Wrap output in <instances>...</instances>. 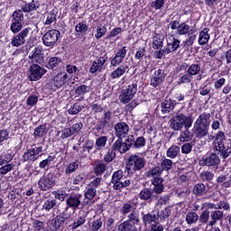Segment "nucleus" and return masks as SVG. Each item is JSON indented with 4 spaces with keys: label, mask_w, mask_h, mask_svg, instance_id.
Here are the masks:
<instances>
[{
    "label": "nucleus",
    "mask_w": 231,
    "mask_h": 231,
    "mask_svg": "<svg viewBox=\"0 0 231 231\" xmlns=\"http://www.w3.org/2000/svg\"><path fill=\"white\" fill-rule=\"evenodd\" d=\"M86 224V216H80L73 223H71L69 226L71 231H79L77 230L79 226H82Z\"/></svg>",
    "instance_id": "obj_48"
},
{
    "label": "nucleus",
    "mask_w": 231,
    "mask_h": 231,
    "mask_svg": "<svg viewBox=\"0 0 231 231\" xmlns=\"http://www.w3.org/2000/svg\"><path fill=\"white\" fill-rule=\"evenodd\" d=\"M190 32L193 33V31L192 29L190 30V25L187 24L186 23H181L178 25V35H190Z\"/></svg>",
    "instance_id": "obj_47"
},
{
    "label": "nucleus",
    "mask_w": 231,
    "mask_h": 231,
    "mask_svg": "<svg viewBox=\"0 0 231 231\" xmlns=\"http://www.w3.org/2000/svg\"><path fill=\"white\" fill-rule=\"evenodd\" d=\"M86 106L84 105H80V103H74L69 108V115H79L80 111H82Z\"/></svg>",
    "instance_id": "obj_56"
},
{
    "label": "nucleus",
    "mask_w": 231,
    "mask_h": 231,
    "mask_svg": "<svg viewBox=\"0 0 231 231\" xmlns=\"http://www.w3.org/2000/svg\"><path fill=\"white\" fill-rule=\"evenodd\" d=\"M59 15V11L57 9H52L48 14L46 21L44 22L45 26H51L52 23H57V17Z\"/></svg>",
    "instance_id": "obj_44"
},
{
    "label": "nucleus",
    "mask_w": 231,
    "mask_h": 231,
    "mask_svg": "<svg viewBox=\"0 0 231 231\" xmlns=\"http://www.w3.org/2000/svg\"><path fill=\"white\" fill-rule=\"evenodd\" d=\"M146 163L145 158L139 156L138 153L131 154L125 161V174L130 177L134 176L136 172L145 169Z\"/></svg>",
    "instance_id": "obj_3"
},
{
    "label": "nucleus",
    "mask_w": 231,
    "mask_h": 231,
    "mask_svg": "<svg viewBox=\"0 0 231 231\" xmlns=\"http://www.w3.org/2000/svg\"><path fill=\"white\" fill-rule=\"evenodd\" d=\"M41 1L42 0H31L30 3H26L22 5V10L23 14H31V12H35L41 8Z\"/></svg>",
    "instance_id": "obj_33"
},
{
    "label": "nucleus",
    "mask_w": 231,
    "mask_h": 231,
    "mask_svg": "<svg viewBox=\"0 0 231 231\" xmlns=\"http://www.w3.org/2000/svg\"><path fill=\"white\" fill-rule=\"evenodd\" d=\"M79 169V161L70 162L65 169V174L69 176V174H73Z\"/></svg>",
    "instance_id": "obj_63"
},
{
    "label": "nucleus",
    "mask_w": 231,
    "mask_h": 231,
    "mask_svg": "<svg viewBox=\"0 0 231 231\" xmlns=\"http://www.w3.org/2000/svg\"><path fill=\"white\" fill-rule=\"evenodd\" d=\"M83 127H84V124L82 122H78L73 124L69 128H64L61 131V135H60L61 140H66L68 138H70V136L79 134V133L82 131Z\"/></svg>",
    "instance_id": "obj_20"
},
{
    "label": "nucleus",
    "mask_w": 231,
    "mask_h": 231,
    "mask_svg": "<svg viewBox=\"0 0 231 231\" xmlns=\"http://www.w3.org/2000/svg\"><path fill=\"white\" fill-rule=\"evenodd\" d=\"M163 48V38L160 34L153 37L152 40V49L153 50H162Z\"/></svg>",
    "instance_id": "obj_61"
},
{
    "label": "nucleus",
    "mask_w": 231,
    "mask_h": 231,
    "mask_svg": "<svg viewBox=\"0 0 231 231\" xmlns=\"http://www.w3.org/2000/svg\"><path fill=\"white\" fill-rule=\"evenodd\" d=\"M116 152H120V154H122V151L120 150V148L115 142L112 144L111 148L108 149V152L104 155V157H103L104 162H106V163H111V162H113V160H115V158H116Z\"/></svg>",
    "instance_id": "obj_30"
},
{
    "label": "nucleus",
    "mask_w": 231,
    "mask_h": 231,
    "mask_svg": "<svg viewBox=\"0 0 231 231\" xmlns=\"http://www.w3.org/2000/svg\"><path fill=\"white\" fill-rule=\"evenodd\" d=\"M185 221L189 226H192V225H196L198 221H199V215L195 211H188L185 217Z\"/></svg>",
    "instance_id": "obj_42"
},
{
    "label": "nucleus",
    "mask_w": 231,
    "mask_h": 231,
    "mask_svg": "<svg viewBox=\"0 0 231 231\" xmlns=\"http://www.w3.org/2000/svg\"><path fill=\"white\" fill-rule=\"evenodd\" d=\"M122 178H124V171L122 170H118L112 174L111 183L113 187L118 185L122 181Z\"/></svg>",
    "instance_id": "obj_53"
},
{
    "label": "nucleus",
    "mask_w": 231,
    "mask_h": 231,
    "mask_svg": "<svg viewBox=\"0 0 231 231\" xmlns=\"http://www.w3.org/2000/svg\"><path fill=\"white\" fill-rule=\"evenodd\" d=\"M66 209H64L61 213L57 215L54 218L51 219V225H52V227L55 231L60 230L62 226L66 224V221L69 219L70 215H68Z\"/></svg>",
    "instance_id": "obj_21"
},
{
    "label": "nucleus",
    "mask_w": 231,
    "mask_h": 231,
    "mask_svg": "<svg viewBox=\"0 0 231 231\" xmlns=\"http://www.w3.org/2000/svg\"><path fill=\"white\" fill-rule=\"evenodd\" d=\"M162 174H163V170H162L161 166H155L147 171L148 178H151V177L154 178V176H157V178H160Z\"/></svg>",
    "instance_id": "obj_57"
},
{
    "label": "nucleus",
    "mask_w": 231,
    "mask_h": 231,
    "mask_svg": "<svg viewBox=\"0 0 231 231\" xmlns=\"http://www.w3.org/2000/svg\"><path fill=\"white\" fill-rule=\"evenodd\" d=\"M168 51L174 53V51H178L180 46H181V41L176 38L174 34H171L167 40Z\"/></svg>",
    "instance_id": "obj_32"
},
{
    "label": "nucleus",
    "mask_w": 231,
    "mask_h": 231,
    "mask_svg": "<svg viewBox=\"0 0 231 231\" xmlns=\"http://www.w3.org/2000/svg\"><path fill=\"white\" fill-rule=\"evenodd\" d=\"M142 219L144 225H151V223H158V221H160V211H152L151 213L143 215Z\"/></svg>",
    "instance_id": "obj_36"
},
{
    "label": "nucleus",
    "mask_w": 231,
    "mask_h": 231,
    "mask_svg": "<svg viewBox=\"0 0 231 231\" xmlns=\"http://www.w3.org/2000/svg\"><path fill=\"white\" fill-rule=\"evenodd\" d=\"M168 72L165 69H157L150 76V86L154 89L162 88L167 79Z\"/></svg>",
    "instance_id": "obj_10"
},
{
    "label": "nucleus",
    "mask_w": 231,
    "mask_h": 231,
    "mask_svg": "<svg viewBox=\"0 0 231 231\" xmlns=\"http://www.w3.org/2000/svg\"><path fill=\"white\" fill-rule=\"evenodd\" d=\"M116 143L117 147H119V150H121V154H125V152H129L131 149H134V135H128L125 142L124 139L116 140Z\"/></svg>",
    "instance_id": "obj_17"
},
{
    "label": "nucleus",
    "mask_w": 231,
    "mask_h": 231,
    "mask_svg": "<svg viewBox=\"0 0 231 231\" xmlns=\"http://www.w3.org/2000/svg\"><path fill=\"white\" fill-rule=\"evenodd\" d=\"M208 155H204L199 161V165L200 167H208L210 171H217L221 164V159L219 158V152L215 151Z\"/></svg>",
    "instance_id": "obj_7"
},
{
    "label": "nucleus",
    "mask_w": 231,
    "mask_h": 231,
    "mask_svg": "<svg viewBox=\"0 0 231 231\" xmlns=\"http://www.w3.org/2000/svg\"><path fill=\"white\" fill-rule=\"evenodd\" d=\"M57 181V175L53 172H49L44 174L38 180V189L42 192H48V190H51L53 187H55Z\"/></svg>",
    "instance_id": "obj_9"
},
{
    "label": "nucleus",
    "mask_w": 231,
    "mask_h": 231,
    "mask_svg": "<svg viewBox=\"0 0 231 231\" xmlns=\"http://www.w3.org/2000/svg\"><path fill=\"white\" fill-rule=\"evenodd\" d=\"M91 91V87L88 85H79L75 89V95L78 97H84V95Z\"/></svg>",
    "instance_id": "obj_54"
},
{
    "label": "nucleus",
    "mask_w": 231,
    "mask_h": 231,
    "mask_svg": "<svg viewBox=\"0 0 231 231\" xmlns=\"http://www.w3.org/2000/svg\"><path fill=\"white\" fill-rule=\"evenodd\" d=\"M138 92V81L128 82L127 86L122 89L119 96L121 104H129L134 98V95Z\"/></svg>",
    "instance_id": "obj_8"
},
{
    "label": "nucleus",
    "mask_w": 231,
    "mask_h": 231,
    "mask_svg": "<svg viewBox=\"0 0 231 231\" xmlns=\"http://www.w3.org/2000/svg\"><path fill=\"white\" fill-rule=\"evenodd\" d=\"M114 129L117 140H122L129 134V125L125 122L116 123Z\"/></svg>",
    "instance_id": "obj_25"
},
{
    "label": "nucleus",
    "mask_w": 231,
    "mask_h": 231,
    "mask_svg": "<svg viewBox=\"0 0 231 231\" xmlns=\"http://www.w3.org/2000/svg\"><path fill=\"white\" fill-rule=\"evenodd\" d=\"M214 207H216V204L208 203L207 208H201L202 212L199 216V221L201 225H208V223H210V209L214 208Z\"/></svg>",
    "instance_id": "obj_28"
},
{
    "label": "nucleus",
    "mask_w": 231,
    "mask_h": 231,
    "mask_svg": "<svg viewBox=\"0 0 231 231\" xmlns=\"http://www.w3.org/2000/svg\"><path fill=\"white\" fill-rule=\"evenodd\" d=\"M138 198L148 205H152V203L158 201V196L154 195V192L150 188H143L138 194Z\"/></svg>",
    "instance_id": "obj_18"
},
{
    "label": "nucleus",
    "mask_w": 231,
    "mask_h": 231,
    "mask_svg": "<svg viewBox=\"0 0 231 231\" xmlns=\"http://www.w3.org/2000/svg\"><path fill=\"white\" fill-rule=\"evenodd\" d=\"M56 159V155H49L46 159L40 162V169H46V167H50V165H51V162H55Z\"/></svg>",
    "instance_id": "obj_58"
},
{
    "label": "nucleus",
    "mask_w": 231,
    "mask_h": 231,
    "mask_svg": "<svg viewBox=\"0 0 231 231\" xmlns=\"http://www.w3.org/2000/svg\"><path fill=\"white\" fill-rule=\"evenodd\" d=\"M174 162H172V160L171 159H163L161 162V169L162 170V172L165 171L166 172H169V171L172 170V165Z\"/></svg>",
    "instance_id": "obj_60"
},
{
    "label": "nucleus",
    "mask_w": 231,
    "mask_h": 231,
    "mask_svg": "<svg viewBox=\"0 0 231 231\" xmlns=\"http://www.w3.org/2000/svg\"><path fill=\"white\" fill-rule=\"evenodd\" d=\"M67 75H75L79 77L80 75V69L73 64H67L65 67Z\"/></svg>",
    "instance_id": "obj_55"
},
{
    "label": "nucleus",
    "mask_w": 231,
    "mask_h": 231,
    "mask_svg": "<svg viewBox=\"0 0 231 231\" xmlns=\"http://www.w3.org/2000/svg\"><path fill=\"white\" fill-rule=\"evenodd\" d=\"M93 171L95 176H102L103 174H106V171H107V164H106L104 161L97 159L94 162Z\"/></svg>",
    "instance_id": "obj_31"
},
{
    "label": "nucleus",
    "mask_w": 231,
    "mask_h": 231,
    "mask_svg": "<svg viewBox=\"0 0 231 231\" xmlns=\"http://www.w3.org/2000/svg\"><path fill=\"white\" fill-rule=\"evenodd\" d=\"M47 73L48 70L41 65L37 63H31L27 71L28 80H30V82H37V80H41V79H42V77Z\"/></svg>",
    "instance_id": "obj_12"
},
{
    "label": "nucleus",
    "mask_w": 231,
    "mask_h": 231,
    "mask_svg": "<svg viewBox=\"0 0 231 231\" xmlns=\"http://www.w3.org/2000/svg\"><path fill=\"white\" fill-rule=\"evenodd\" d=\"M113 112L111 110H105L100 118H97V122L93 128L94 133H101L104 134L106 129L113 125Z\"/></svg>",
    "instance_id": "obj_6"
},
{
    "label": "nucleus",
    "mask_w": 231,
    "mask_h": 231,
    "mask_svg": "<svg viewBox=\"0 0 231 231\" xmlns=\"http://www.w3.org/2000/svg\"><path fill=\"white\" fill-rule=\"evenodd\" d=\"M208 32H210V29L207 27L199 32L198 41L199 46H205V44H208V41H210V34H208Z\"/></svg>",
    "instance_id": "obj_40"
},
{
    "label": "nucleus",
    "mask_w": 231,
    "mask_h": 231,
    "mask_svg": "<svg viewBox=\"0 0 231 231\" xmlns=\"http://www.w3.org/2000/svg\"><path fill=\"white\" fill-rule=\"evenodd\" d=\"M187 73L192 77L199 75V73H201V65L199 63H192L191 65H188Z\"/></svg>",
    "instance_id": "obj_50"
},
{
    "label": "nucleus",
    "mask_w": 231,
    "mask_h": 231,
    "mask_svg": "<svg viewBox=\"0 0 231 231\" xmlns=\"http://www.w3.org/2000/svg\"><path fill=\"white\" fill-rule=\"evenodd\" d=\"M127 56V46H123L119 48L116 52L115 56L110 58V65L114 68L116 66H120L124 60H125V57Z\"/></svg>",
    "instance_id": "obj_22"
},
{
    "label": "nucleus",
    "mask_w": 231,
    "mask_h": 231,
    "mask_svg": "<svg viewBox=\"0 0 231 231\" xmlns=\"http://www.w3.org/2000/svg\"><path fill=\"white\" fill-rule=\"evenodd\" d=\"M194 80V77L190 76L189 72L185 74H180L177 84L178 86H183V84H190Z\"/></svg>",
    "instance_id": "obj_49"
},
{
    "label": "nucleus",
    "mask_w": 231,
    "mask_h": 231,
    "mask_svg": "<svg viewBox=\"0 0 231 231\" xmlns=\"http://www.w3.org/2000/svg\"><path fill=\"white\" fill-rule=\"evenodd\" d=\"M84 198L82 207H93L95 205V198H97V189L87 186L84 190Z\"/></svg>",
    "instance_id": "obj_23"
},
{
    "label": "nucleus",
    "mask_w": 231,
    "mask_h": 231,
    "mask_svg": "<svg viewBox=\"0 0 231 231\" xmlns=\"http://www.w3.org/2000/svg\"><path fill=\"white\" fill-rule=\"evenodd\" d=\"M69 80V76H68L66 71L58 72L51 80V89L57 91V89H60L62 86H66Z\"/></svg>",
    "instance_id": "obj_14"
},
{
    "label": "nucleus",
    "mask_w": 231,
    "mask_h": 231,
    "mask_svg": "<svg viewBox=\"0 0 231 231\" xmlns=\"http://www.w3.org/2000/svg\"><path fill=\"white\" fill-rule=\"evenodd\" d=\"M208 189H207V186L203 182H199L194 185L192 189V194L195 195V198H203V196H207Z\"/></svg>",
    "instance_id": "obj_37"
},
{
    "label": "nucleus",
    "mask_w": 231,
    "mask_h": 231,
    "mask_svg": "<svg viewBox=\"0 0 231 231\" xmlns=\"http://www.w3.org/2000/svg\"><path fill=\"white\" fill-rule=\"evenodd\" d=\"M59 208V204L57 203V199L54 198H49L44 200L42 205V210H45V212H50V210H55Z\"/></svg>",
    "instance_id": "obj_39"
},
{
    "label": "nucleus",
    "mask_w": 231,
    "mask_h": 231,
    "mask_svg": "<svg viewBox=\"0 0 231 231\" xmlns=\"http://www.w3.org/2000/svg\"><path fill=\"white\" fill-rule=\"evenodd\" d=\"M14 154L12 152H6L5 153L0 155V174L1 176H5L11 171H14L15 164L12 162L14 160Z\"/></svg>",
    "instance_id": "obj_11"
},
{
    "label": "nucleus",
    "mask_w": 231,
    "mask_h": 231,
    "mask_svg": "<svg viewBox=\"0 0 231 231\" xmlns=\"http://www.w3.org/2000/svg\"><path fill=\"white\" fill-rule=\"evenodd\" d=\"M31 64L41 65L44 62V52H42V48L35 47L29 55Z\"/></svg>",
    "instance_id": "obj_26"
},
{
    "label": "nucleus",
    "mask_w": 231,
    "mask_h": 231,
    "mask_svg": "<svg viewBox=\"0 0 231 231\" xmlns=\"http://www.w3.org/2000/svg\"><path fill=\"white\" fill-rule=\"evenodd\" d=\"M52 194L54 196V199H59V201H66L69 195L66 193V190H58V191H52Z\"/></svg>",
    "instance_id": "obj_59"
},
{
    "label": "nucleus",
    "mask_w": 231,
    "mask_h": 231,
    "mask_svg": "<svg viewBox=\"0 0 231 231\" xmlns=\"http://www.w3.org/2000/svg\"><path fill=\"white\" fill-rule=\"evenodd\" d=\"M176 106H178L176 99L166 96L164 100L161 103V111L162 115H168L171 111H174Z\"/></svg>",
    "instance_id": "obj_24"
},
{
    "label": "nucleus",
    "mask_w": 231,
    "mask_h": 231,
    "mask_svg": "<svg viewBox=\"0 0 231 231\" xmlns=\"http://www.w3.org/2000/svg\"><path fill=\"white\" fill-rule=\"evenodd\" d=\"M208 131H210V113L203 112L194 122L191 132L185 128L180 134V142H190L195 136V138L201 140L208 136Z\"/></svg>",
    "instance_id": "obj_1"
},
{
    "label": "nucleus",
    "mask_w": 231,
    "mask_h": 231,
    "mask_svg": "<svg viewBox=\"0 0 231 231\" xmlns=\"http://www.w3.org/2000/svg\"><path fill=\"white\" fill-rule=\"evenodd\" d=\"M30 32H32L31 27H26L22 30L17 35L13 36L11 41V46L14 48H19V46H23L24 42H26V37L30 35Z\"/></svg>",
    "instance_id": "obj_19"
},
{
    "label": "nucleus",
    "mask_w": 231,
    "mask_h": 231,
    "mask_svg": "<svg viewBox=\"0 0 231 231\" xmlns=\"http://www.w3.org/2000/svg\"><path fill=\"white\" fill-rule=\"evenodd\" d=\"M194 124V116L192 114L185 115L179 111L175 116L170 119V127L173 131H181V129H190Z\"/></svg>",
    "instance_id": "obj_4"
},
{
    "label": "nucleus",
    "mask_w": 231,
    "mask_h": 231,
    "mask_svg": "<svg viewBox=\"0 0 231 231\" xmlns=\"http://www.w3.org/2000/svg\"><path fill=\"white\" fill-rule=\"evenodd\" d=\"M88 178V175H86V172H79L75 175L74 179L72 180L73 185H80V183H83V181H86Z\"/></svg>",
    "instance_id": "obj_62"
},
{
    "label": "nucleus",
    "mask_w": 231,
    "mask_h": 231,
    "mask_svg": "<svg viewBox=\"0 0 231 231\" xmlns=\"http://www.w3.org/2000/svg\"><path fill=\"white\" fill-rule=\"evenodd\" d=\"M107 62V55L104 54V56H100L97 58L96 60L92 62V65L89 69V73L95 74V73H100L102 69H104V64Z\"/></svg>",
    "instance_id": "obj_27"
},
{
    "label": "nucleus",
    "mask_w": 231,
    "mask_h": 231,
    "mask_svg": "<svg viewBox=\"0 0 231 231\" xmlns=\"http://www.w3.org/2000/svg\"><path fill=\"white\" fill-rule=\"evenodd\" d=\"M48 134V125L46 124H42L38 125L32 134V136L35 140H39L41 138H44Z\"/></svg>",
    "instance_id": "obj_38"
},
{
    "label": "nucleus",
    "mask_w": 231,
    "mask_h": 231,
    "mask_svg": "<svg viewBox=\"0 0 231 231\" xmlns=\"http://www.w3.org/2000/svg\"><path fill=\"white\" fill-rule=\"evenodd\" d=\"M136 207H138V202H134V199L128 200L122 205L120 214L122 216H129L131 212H137Z\"/></svg>",
    "instance_id": "obj_29"
},
{
    "label": "nucleus",
    "mask_w": 231,
    "mask_h": 231,
    "mask_svg": "<svg viewBox=\"0 0 231 231\" xmlns=\"http://www.w3.org/2000/svg\"><path fill=\"white\" fill-rule=\"evenodd\" d=\"M80 207H82V194L72 191L66 199L65 212H68L69 208L79 210Z\"/></svg>",
    "instance_id": "obj_15"
},
{
    "label": "nucleus",
    "mask_w": 231,
    "mask_h": 231,
    "mask_svg": "<svg viewBox=\"0 0 231 231\" xmlns=\"http://www.w3.org/2000/svg\"><path fill=\"white\" fill-rule=\"evenodd\" d=\"M42 146H35L33 148H29L26 152L22 155L21 162L23 163H32V162H37L39 160V154L42 152Z\"/></svg>",
    "instance_id": "obj_16"
},
{
    "label": "nucleus",
    "mask_w": 231,
    "mask_h": 231,
    "mask_svg": "<svg viewBox=\"0 0 231 231\" xmlns=\"http://www.w3.org/2000/svg\"><path fill=\"white\" fill-rule=\"evenodd\" d=\"M226 175H219L218 177H217L216 182L217 185H220V187H222V189H230L231 187V183L228 180H226Z\"/></svg>",
    "instance_id": "obj_52"
},
{
    "label": "nucleus",
    "mask_w": 231,
    "mask_h": 231,
    "mask_svg": "<svg viewBox=\"0 0 231 231\" xmlns=\"http://www.w3.org/2000/svg\"><path fill=\"white\" fill-rule=\"evenodd\" d=\"M215 177L216 175L214 174V172L210 171H203L199 174V178L201 181H203V183H212V180H214Z\"/></svg>",
    "instance_id": "obj_46"
},
{
    "label": "nucleus",
    "mask_w": 231,
    "mask_h": 231,
    "mask_svg": "<svg viewBox=\"0 0 231 231\" xmlns=\"http://www.w3.org/2000/svg\"><path fill=\"white\" fill-rule=\"evenodd\" d=\"M24 11H23V7L21 9H16L13 12L12 14V22L14 23H23L24 21Z\"/></svg>",
    "instance_id": "obj_51"
},
{
    "label": "nucleus",
    "mask_w": 231,
    "mask_h": 231,
    "mask_svg": "<svg viewBox=\"0 0 231 231\" xmlns=\"http://www.w3.org/2000/svg\"><path fill=\"white\" fill-rule=\"evenodd\" d=\"M145 143V137L139 136L136 139L134 137V149H143Z\"/></svg>",
    "instance_id": "obj_64"
},
{
    "label": "nucleus",
    "mask_w": 231,
    "mask_h": 231,
    "mask_svg": "<svg viewBox=\"0 0 231 231\" xmlns=\"http://www.w3.org/2000/svg\"><path fill=\"white\" fill-rule=\"evenodd\" d=\"M88 23H86V21L79 22L75 26V36L77 39H82V37H86L88 35Z\"/></svg>",
    "instance_id": "obj_35"
},
{
    "label": "nucleus",
    "mask_w": 231,
    "mask_h": 231,
    "mask_svg": "<svg viewBox=\"0 0 231 231\" xmlns=\"http://www.w3.org/2000/svg\"><path fill=\"white\" fill-rule=\"evenodd\" d=\"M59 39H60V31L57 29L47 31L42 37V44L47 48H55Z\"/></svg>",
    "instance_id": "obj_13"
},
{
    "label": "nucleus",
    "mask_w": 231,
    "mask_h": 231,
    "mask_svg": "<svg viewBox=\"0 0 231 231\" xmlns=\"http://www.w3.org/2000/svg\"><path fill=\"white\" fill-rule=\"evenodd\" d=\"M60 62H62V58L59 56H52L49 58V60L45 63V68H47V69H57Z\"/></svg>",
    "instance_id": "obj_41"
},
{
    "label": "nucleus",
    "mask_w": 231,
    "mask_h": 231,
    "mask_svg": "<svg viewBox=\"0 0 231 231\" xmlns=\"http://www.w3.org/2000/svg\"><path fill=\"white\" fill-rule=\"evenodd\" d=\"M213 151H218L219 156L226 160L231 154V136L226 138L225 132L219 131L215 136Z\"/></svg>",
    "instance_id": "obj_2"
},
{
    "label": "nucleus",
    "mask_w": 231,
    "mask_h": 231,
    "mask_svg": "<svg viewBox=\"0 0 231 231\" xmlns=\"http://www.w3.org/2000/svg\"><path fill=\"white\" fill-rule=\"evenodd\" d=\"M127 65H120L116 68V69L113 70L110 74L111 79H120V77H124L125 75V71H127Z\"/></svg>",
    "instance_id": "obj_43"
},
{
    "label": "nucleus",
    "mask_w": 231,
    "mask_h": 231,
    "mask_svg": "<svg viewBox=\"0 0 231 231\" xmlns=\"http://www.w3.org/2000/svg\"><path fill=\"white\" fill-rule=\"evenodd\" d=\"M137 225H140V212L132 211L127 215V219L123 221L118 226V231H138Z\"/></svg>",
    "instance_id": "obj_5"
},
{
    "label": "nucleus",
    "mask_w": 231,
    "mask_h": 231,
    "mask_svg": "<svg viewBox=\"0 0 231 231\" xmlns=\"http://www.w3.org/2000/svg\"><path fill=\"white\" fill-rule=\"evenodd\" d=\"M180 152V146L176 144H172L166 152L167 158H171V160H174V158H178Z\"/></svg>",
    "instance_id": "obj_45"
},
{
    "label": "nucleus",
    "mask_w": 231,
    "mask_h": 231,
    "mask_svg": "<svg viewBox=\"0 0 231 231\" xmlns=\"http://www.w3.org/2000/svg\"><path fill=\"white\" fill-rule=\"evenodd\" d=\"M215 208L213 211L210 212V221L208 224V226H214V225H216V223H217L218 221H221V219H223V217L225 216L224 212L219 210L217 208V207L213 208Z\"/></svg>",
    "instance_id": "obj_34"
}]
</instances>
